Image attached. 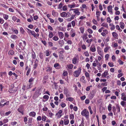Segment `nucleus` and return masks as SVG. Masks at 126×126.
I'll return each mask as SVG.
<instances>
[{"mask_svg":"<svg viewBox=\"0 0 126 126\" xmlns=\"http://www.w3.org/2000/svg\"><path fill=\"white\" fill-rule=\"evenodd\" d=\"M82 116H84L86 119L89 118V113L88 111L86 109H84L81 112Z\"/></svg>","mask_w":126,"mask_h":126,"instance_id":"nucleus-1","label":"nucleus"},{"mask_svg":"<svg viewBox=\"0 0 126 126\" xmlns=\"http://www.w3.org/2000/svg\"><path fill=\"white\" fill-rule=\"evenodd\" d=\"M17 89V87H15L14 84H12L9 89V91L10 93H13L16 92Z\"/></svg>","mask_w":126,"mask_h":126,"instance_id":"nucleus-2","label":"nucleus"},{"mask_svg":"<svg viewBox=\"0 0 126 126\" xmlns=\"http://www.w3.org/2000/svg\"><path fill=\"white\" fill-rule=\"evenodd\" d=\"M81 69L80 67H79L77 70L75 71L74 72V76L76 77H78L80 74L81 72Z\"/></svg>","mask_w":126,"mask_h":126,"instance_id":"nucleus-3","label":"nucleus"},{"mask_svg":"<svg viewBox=\"0 0 126 126\" xmlns=\"http://www.w3.org/2000/svg\"><path fill=\"white\" fill-rule=\"evenodd\" d=\"M64 114V113L62 110H59L58 112L56 113L55 116H57L58 119L60 118Z\"/></svg>","mask_w":126,"mask_h":126,"instance_id":"nucleus-4","label":"nucleus"},{"mask_svg":"<svg viewBox=\"0 0 126 126\" xmlns=\"http://www.w3.org/2000/svg\"><path fill=\"white\" fill-rule=\"evenodd\" d=\"M23 43L21 42L19 43V46L20 47L21 49L23 50L24 49V47L26 45V43L25 41L22 40Z\"/></svg>","mask_w":126,"mask_h":126,"instance_id":"nucleus-5","label":"nucleus"},{"mask_svg":"<svg viewBox=\"0 0 126 126\" xmlns=\"http://www.w3.org/2000/svg\"><path fill=\"white\" fill-rule=\"evenodd\" d=\"M64 94H65L66 97H69L71 95L70 93L69 92L68 89L66 88H64Z\"/></svg>","mask_w":126,"mask_h":126,"instance_id":"nucleus-6","label":"nucleus"},{"mask_svg":"<svg viewBox=\"0 0 126 126\" xmlns=\"http://www.w3.org/2000/svg\"><path fill=\"white\" fill-rule=\"evenodd\" d=\"M71 10H74V13H75L74 15H79L80 14V12L79 11V9L78 8H76L75 9H70L69 10V11Z\"/></svg>","mask_w":126,"mask_h":126,"instance_id":"nucleus-7","label":"nucleus"},{"mask_svg":"<svg viewBox=\"0 0 126 126\" xmlns=\"http://www.w3.org/2000/svg\"><path fill=\"white\" fill-rule=\"evenodd\" d=\"M97 51L98 54L100 55L102 57H103L104 56V55L103 54L102 50L101 48L100 47L98 46L97 47Z\"/></svg>","mask_w":126,"mask_h":126,"instance_id":"nucleus-8","label":"nucleus"},{"mask_svg":"<svg viewBox=\"0 0 126 126\" xmlns=\"http://www.w3.org/2000/svg\"><path fill=\"white\" fill-rule=\"evenodd\" d=\"M96 93V91L95 90H92L90 94L89 98L91 100L93 98Z\"/></svg>","mask_w":126,"mask_h":126,"instance_id":"nucleus-9","label":"nucleus"},{"mask_svg":"<svg viewBox=\"0 0 126 126\" xmlns=\"http://www.w3.org/2000/svg\"><path fill=\"white\" fill-rule=\"evenodd\" d=\"M112 6L111 5H109L107 7L108 11L110 14H113V12L112 11Z\"/></svg>","mask_w":126,"mask_h":126,"instance_id":"nucleus-10","label":"nucleus"},{"mask_svg":"<svg viewBox=\"0 0 126 126\" xmlns=\"http://www.w3.org/2000/svg\"><path fill=\"white\" fill-rule=\"evenodd\" d=\"M54 66L56 69H60L61 68V65L58 63H55Z\"/></svg>","mask_w":126,"mask_h":126,"instance_id":"nucleus-11","label":"nucleus"},{"mask_svg":"<svg viewBox=\"0 0 126 126\" xmlns=\"http://www.w3.org/2000/svg\"><path fill=\"white\" fill-rule=\"evenodd\" d=\"M108 70H106L104 72V73L102 74L101 75L103 78L106 77L108 75Z\"/></svg>","mask_w":126,"mask_h":126,"instance_id":"nucleus-12","label":"nucleus"},{"mask_svg":"<svg viewBox=\"0 0 126 126\" xmlns=\"http://www.w3.org/2000/svg\"><path fill=\"white\" fill-rule=\"evenodd\" d=\"M17 111L21 113L22 115L24 114V110L22 107H20L17 109Z\"/></svg>","mask_w":126,"mask_h":126,"instance_id":"nucleus-13","label":"nucleus"},{"mask_svg":"<svg viewBox=\"0 0 126 126\" xmlns=\"http://www.w3.org/2000/svg\"><path fill=\"white\" fill-rule=\"evenodd\" d=\"M90 50L93 52H95L96 49L95 46L94 45L92 46L90 48Z\"/></svg>","mask_w":126,"mask_h":126,"instance_id":"nucleus-14","label":"nucleus"},{"mask_svg":"<svg viewBox=\"0 0 126 126\" xmlns=\"http://www.w3.org/2000/svg\"><path fill=\"white\" fill-rule=\"evenodd\" d=\"M29 115L31 117H35L36 115V112L34 111H32L30 112Z\"/></svg>","mask_w":126,"mask_h":126,"instance_id":"nucleus-15","label":"nucleus"},{"mask_svg":"<svg viewBox=\"0 0 126 126\" xmlns=\"http://www.w3.org/2000/svg\"><path fill=\"white\" fill-rule=\"evenodd\" d=\"M58 35L60 38L61 39H62L64 37V35L63 33L62 32H59L58 33Z\"/></svg>","mask_w":126,"mask_h":126,"instance_id":"nucleus-16","label":"nucleus"},{"mask_svg":"<svg viewBox=\"0 0 126 126\" xmlns=\"http://www.w3.org/2000/svg\"><path fill=\"white\" fill-rule=\"evenodd\" d=\"M78 58H77L76 57H74L72 60V63L74 64H76L78 60Z\"/></svg>","mask_w":126,"mask_h":126,"instance_id":"nucleus-17","label":"nucleus"},{"mask_svg":"<svg viewBox=\"0 0 126 126\" xmlns=\"http://www.w3.org/2000/svg\"><path fill=\"white\" fill-rule=\"evenodd\" d=\"M61 16L62 17H67V13L65 12H63L61 14Z\"/></svg>","mask_w":126,"mask_h":126,"instance_id":"nucleus-18","label":"nucleus"},{"mask_svg":"<svg viewBox=\"0 0 126 126\" xmlns=\"http://www.w3.org/2000/svg\"><path fill=\"white\" fill-rule=\"evenodd\" d=\"M58 44L60 45V46L62 47L64 44V41L62 40H60L58 41Z\"/></svg>","mask_w":126,"mask_h":126,"instance_id":"nucleus-19","label":"nucleus"},{"mask_svg":"<svg viewBox=\"0 0 126 126\" xmlns=\"http://www.w3.org/2000/svg\"><path fill=\"white\" fill-rule=\"evenodd\" d=\"M112 34L113 37L115 39H116L118 36V34L115 32H112Z\"/></svg>","mask_w":126,"mask_h":126,"instance_id":"nucleus-20","label":"nucleus"},{"mask_svg":"<svg viewBox=\"0 0 126 126\" xmlns=\"http://www.w3.org/2000/svg\"><path fill=\"white\" fill-rule=\"evenodd\" d=\"M85 78L84 76H82L80 79V81L84 83H85L86 81Z\"/></svg>","mask_w":126,"mask_h":126,"instance_id":"nucleus-21","label":"nucleus"},{"mask_svg":"<svg viewBox=\"0 0 126 126\" xmlns=\"http://www.w3.org/2000/svg\"><path fill=\"white\" fill-rule=\"evenodd\" d=\"M110 26H111L110 29L111 31L115 29V26L113 23H111L109 24Z\"/></svg>","mask_w":126,"mask_h":126,"instance_id":"nucleus-22","label":"nucleus"},{"mask_svg":"<svg viewBox=\"0 0 126 126\" xmlns=\"http://www.w3.org/2000/svg\"><path fill=\"white\" fill-rule=\"evenodd\" d=\"M46 71L47 72H50L51 73L52 72V68L48 67L46 68Z\"/></svg>","mask_w":126,"mask_h":126,"instance_id":"nucleus-23","label":"nucleus"},{"mask_svg":"<svg viewBox=\"0 0 126 126\" xmlns=\"http://www.w3.org/2000/svg\"><path fill=\"white\" fill-rule=\"evenodd\" d=\"M32 57V59H35L36 58V56L33 50L31 52Z\"/></svg>","mask_w":126,"mask_h":126,"instance_id":"nucleus-24","label":"nucleus"},{"mask_svg":"<svg viewBox=\"0 0 126 126\" xmlns=\"http://www.w3.org/2000/svg\"><path fill=\"white\" fill-rule=\"evenodd\" d=\"M42 121L45 122L47 119H48V118L45 115H44L43 114L42 116Z\"/></svg>","mask_w":126,"mask_h":126,"instance_id":"nucleus-25","label":"nucleus"},{"mask_svg":"<svg viewBox=\"0 0 126 126\" xmlns=\"http://www.w3.org/2000/svg\"><path fill=\"white\" fill-rule=\"evenodd\" d=\"M101 26L105 27L106 28H108V24L106 22H104L101 25Z\"/></svg>","mask_w":126,"mask_h":126,"instance_id":"nucleus-26","label":"nucleus"},{"mask_svg":"<svg viewBox=\"0 0 126 126\" xmlns=\"http://www.w3.org/2000/svg\"><path fill=\"white\" fill-rule=\"evenodd\" d=\"M76 4L74 3H73L72 4L69 5L68 6L69 8H70V9L72 8H74L75 7Z\"/></svg>","mask_w":126,"mask_h":126,"instance_id":"nucleus-27","label":"nucleus"},{"mask_svg":"<svg viewBox=\"0 0 126 126\" xmlns=\"http://www.w3.org/2000/svg\"><path fill=\"white\" fill-rule=\"evenodd\" d=\"M116 108L117 110V112H119L120 111V108L119 105H116Z\"/></svg>","mask_w":126,"mask_h":126,"instance_id":"nucleus-28","label":"nucleus"},{"mask_svg":"<svg viewBox=\"0 0 126 126\" xmlns=\"http://www.w3.org/2000/svg\"><path fill=\"white\" fill-rule=\"evenodd\" d=\"M66 66L68 69H72L73 67V65L72 64H67Z\"/></svg>","mask_w":126,"mask_h":126,"instance_id":"nucleus-29","label":"nucleus"},{"mask_svg":"<svg viewBox=\"0 0 126 126\" xmlns=\"http://www.w3.org/2000/svg\"><path fill=\"white\" fill-rule=\"evenodd\" d=\"M20 33L22 34H24L25 32L23 28L22 27L20 28Z\"/></svg>","mask_w":126,"mask_h":126,"instance_id":"nucleus-30","label":"nucleus"},{"mask_svg":"<svg viewBox=\"0 0 126 126\" xmlns=\"http://www.w3.org/2000/svg\"><path fill=\"white\" fill-rule=\"evenodd\" d=\"M49 34L48 36L50 38H51L53 37V34L52 32L49 31Z\"/></svg>","mask_w":126,"mask_h":126,"instance_id":"nucleus-31","label":"nucleus"},{"mask_svg":"<svg viewBox=\"0 0 126 126\" xmlns=\"http://www.w3.org/2000/svg\"><path fill=\"white\" fill-rule=\"evenodd\" d=\"M69 122V120L68 119H64V123L65 125H68Z\"/></svg>","mask_w":126,"mask_h":126,"instance_id":"nucleus-32","label":"nucleus"},{"mask_svg":"<svg viewBox=\"0 0 126 126\" xmlns=\"http://www.w3.org/2000/svg\"><path fill=\"white\" fill-rule=\"evenodd\" d=\"M120 27L122 29H124V28L125 24L124 23L122 22H121L120 23Z\"/></svg>","mask_w":126,"mask_h":126,"instance_id":"nucleus-33","label":"nucleus"},{"mask_svg":"<svg viewBox=\"0 0 126 126\" xmlns=\"http://www.w3.org/2000/svg\"><path fill=\"white\" fill-rule=\"evenodd\" d=\"M52 39L53 40L57 41L59 40V38L58 36H55L52 37Z\"/></svg>","mask_w":126,"mask_h":126,"instance_id":"nucleus-34","label":"nucleus"},{"mask_svg":"<svg viewBox=\"0 0 126 126\" xmlns=\"http://www.w3.org/2000/svg\"><path fill=\"white\" fill-rule=\"evenodd\" d=\"M59 50L60 51H59V54H62L63 53H64L65 52V51L63 48H60Z\"/></svg>","mask_w":126,"mask_h":126,"instance_id":"nucleus-35","label":"nucleus"},{"mask_svg":"<svg viewBox=\"0 0 126 126\" xmlns=\"http://www.w3.org/2000/svg\"><path fill=\"white\" fill-rule=\"evenodd\" d=\"M110 48V47L109 46H108L105 48L104 50V52L105 53L107 52L108 50H109Z\"/></svg>","mask_w":126,"mask_h":126,"instance_id":"nucleus-36","label":"nucleus"},{"mask_svg":"<svg viewBox=\"0 0 126 126\" xmlns=\"http://www.w3.org/2000/svg\"><path fill=\"white\" fill-rule=\"evenodd\" d=\"M49 97L48 95H44L43 97V101H43V99H46V101L48 99Z\"/></svg>","mask_w":126,"mask_h":126,"instance_id":"nucleus-37","label":"nucleus"},{"mask_svg":"<svg viewBox=\"0 0 126 126\" xmlns=\"http://www.w3.org/2000/svg\"><path fill=\"white\" fill-rule=\"evenodd\" d=\"M3 17L6 20H7L9 17V16L6 14H3Z\"/></svg>","mask_w":126,"mask_h":126,"instance_id":"nucleus-38","label":"nucleus"},{"mask_svg":"<svg viewBox=\"0 0 126 126\" xmlns=\"http://www.w3.org/2000/svg\"><path fill=\"white\" fill-rule=\"evenodd\" d=\"M8 121L9 120L8 119H7V118H5L3 120L2 122L3 124H5L8 122Z\"/></svg>","mask_w":126,"mask_h":126,"instance_id":"nucleus-39","label":"nucleus"},{"mask_svg":"<svg viewBox=\"0 0 126 126\" xmlns=\"http://www.w3.org/2000/svg\"><path fill=\"white\" fill-rule=\"evenodd\" d=\"M48 115L51 118H52L53 117V116L54 115V114L52 113L50 111L48 113Z\"/></svg>","mask_w":126,"mask_h":126,"instance_id":"nucleus-40","label":"nucleus"},{"mask_svg":"<svg viewBox=\"0 0 126 126\" xmlns=\"http://www.w3.org/2000/svg\"><path fill=\"white\" fill-rule=\"evenodd\" d=\"M93 39H89L88 38L86 40V42L88 43L91 44L92 42L93 41Z\"/></svg>","mask_w":126,"mask_h":126,"instance_id":"nucleus-41","label":"nucleus"},{"mask_svg":"<svg viewBox=\"0 0 126 126\" xmlns=\"http://www.w3.org/2000/svg\"><path fill=\"white\" fill-rule=\"evenodd\" d=\"M0 75L1 77V78H2L3 76L4 75L5 76L6 75V72H1L0 73Z\"/></svg>","mask_w":126,"mask_h":126,"instance_id":"nucleus-42","label":"nucleus"},{"mask_svg":"<svg viewBox=\"0 0 126 126\" xmlns=\"http://www.w3.org/2000/svg\"><path fill=\"white\" fill-rule=\"evenodd\" d=\"M14 54V51L12 50H10L8 53V54L9 55H12Z\"/></svg>","mask_w":126,"mask_h":126,"instance_id":"nucleus-43","label":"nucleus"},{"mask_svg":"<svg viewBox=\"0 0 126 126\" xmlns=\"http://www.w3.org/2000/svg\"><path fill=\"white\" fill-rule=\"evenodd\" d=\"M118 62L119 63V64L120 65H123L124 64V62L122 61L121 60L119 59L118 60Z\"/></svg>","mask_w":126,"mask_h":126,"instance_id":"nucleus-44","label":"nucleus"},{"mask_svg":"<svg viewBox=\"0 0 126 126\" xmlns=\"http://www.w3.org/2000/svg\"><path fill=\"white\" fill-rule=\"evenodd\" d=\"M12 31L16 34H17L18 33V31L17 30H15L13 28L11 29Z\"/></svg>","mask_w":126,"mask_h":126,"instance_id":"nucleus-45","label":"nucleus"},{"mask_svg":"<svg viewBox=\"0 0 126 126\" xmlns=\"http://www.w3.org/2000/svg\"><path fill=\"white\" fill-rule=\"evenodd\" d=\"M74 99V98H73L72 97H67L66 99V100H68L69 101H70V102L72 101Z\"/></svg>","mask_w":126,"mask_h":126,"instance_id":"nucleus-46","label":"nucleus"},{"mask_svg":"<svg viewBox=\"0 0 126 126\" xmlns=\"http://www.w3.org/2000/svg\"><path fill=\"white\" fill-rule=\"evenodd\" d=\"M67 7L66 5H65L63 7V11H66L67 9Z\"/></svg>","mask_w":126,"mask_h":126,"instance_id":"nucleus-47","label":"nucleus"},{"mask_svg":"<svg viewBox=\"0 0 126 126\" xmlns=\"http://www.w3.org/2000/svg\"><path fill=\"white\" fill-rule=\"evenodd\" d=\"M17 38V36L15 35H12L11 36V38L12 39H16Z\"/></svg>","mask_w":126,"mask_h":126,"instance_id":"nucleus-48","label":"nucleus"},{"mask_svg":"<svg viewBox=\"0 0 126 126\" xmlns=\"http://www.w3.org/2000/svg\"><path fill=\"white\" fill-rule=\"evenodd\" d=\"M71 24H72V27L74 28L75 26L76 23L74 20L72 21L71 22Z\"/></svg>","mask_w":126,"mask_h":126,"instance_id":"nucleus-49","label":"nucleus"},{"mask_svg":"<svg viewBox=\"0 0 126 126\" xmlns=\"http://www.w3.org/2000/svg\"><path fill=\"white\" fill-rule=\"evenodd\" d=\"M69 118L70 119H73L74 118V115L73 114H71L69 115Z\"/></svg>","mask_w":126,"mask_h":126,"instance_id":"nucleus-50","label":"nucleus"},{"mask_svg":"<svg viewBox=\"0 0 126 126\" xmlns=\"http://www.w3.org/2000/svg\"><path fill=\"white\" fill-rule=\"evenodd\" d=\"M47 26L48 29L49 30L51 31H53V29L52 27L51 26L49 25H48Z\"/></svg>","mask_w":126,"mask_h":126,"instance_id":"nucleus-51","label":"nucleus"},{"mask_svg":"<svg viewBox=\"0 0 126 126\" xmlns=\"http://www.w3.org/2000/svg\"><path fill=\"white\" fill-rule=\"evenodd\" d=\"M80 30L81 32L83 33L84 32V28L83 27H81L80 28Z\"/></svg>","mask_w":126,"mask_h":126,"instance_id":"nucleus-52","label":"nucleus"},{"mask_svg":"<svg viewBox=\"0 0 126 126\" xmlns=\"http://www.w3.org/2000/svg\"><path fill=\"white\" fill-rule=\"evenodd\" d=\"M33 120V118L32 117H31L29 118L28 119V123H31L32 122Z\"/></svg>","mask_w":126,"mask_h":126,"instance_id":"nucleus-53","label":"nucleus"},{"mask_svg":"<svg viewBox=\"0 0 126 126\" xmlns=\"http://www.w3.org/2000/svg\"><path fill=\"white\" fill-rule=\"evenodd\" d=\"M57 13V12H55L54 10H52V14L54 17L56 16V14Z\"/></svg>","mask_w":126,"mask_h":126,"instance_id":"nucleus-54","label":"nucleus"},{"mask_svg":"<svg viewBox=\"0 0 126 126\" xmlns=\"http://www.w3.org/2000/svg\"><path fill=\"white\" fill-rule=\"evenodd\" d=\"M32 83H30L27 86L26 89H28L31 88V87L32 85Z\"/></svg>","mask_w":126,"mask_h":126,"instance_id":"nucleus-55","label":"nucleus"},{"mask_svg":"<svg viewBox=\"0 0 126 126\" xmlns=\"http://www.w3.org/2000/svg\"><path fill=\"white\" fill-rule=\"evenodd\" d=\"M112 105L111 104H109L108 106V110L110 111L111 110Z\"/></svg>","mask_w":126,"mask_h":126,"instance_id":"nucleus-56","label":"nucleus"},{"mask_svg":"<svg viewBox=\"0 0 126 126\" xmlns=\"http://www.w3.org/2000/svg\"><path fill=\"white\" fill-rule=\"evenodd\" d=\"M87 31L90 34H92L93 33V31L91 29H87Z\"/></svg>","mask_w":126,"mask_h":126,"instance_id":"nucleus-57","label":"nucleus"},{"mask_svg":"<svg viewBox=\"0 0 126 126\" xmlns=\"http://www.w3.org/2000/svg\"><path fill=\"white\" fill-rule=\"evenodd\" d=\"M28 121V118L26 117H24V121L26 124H27V122Z\"/></svg>","mask_w":126,"mask_h":126,"instance_id":"nucleus-58","label":"nucleus"},{"mask_svg":"<svg viewBox=\"0 0 126 126\" xmlns=\"http://www.w3.org/2000/svg\"><path fill=\"white\" fill-rule=\"evenodd\" d=\"M45 53L46 54V56H49L50 54V53H49V50H46Z\"/></svg>","mask_w":126,"mask_h":126,"instance_id":"nucleus-59","label":"nucleus"},{"mask_svg":"<svg viewBox=\"0 0 126 126\" xmlns=\"http://www.w3.org/2000/svg\"><path fill=\"white\" fill-rule=\"evenodd\" d=\"M110 55L108 54H106L105 56V58L106 60L107 61L108 60V59L109 58Z\"/></svg>","mask_w":126,"mask_h":126,"instance_id":"nucleus-60","label":"nucleus"},{"mask_svg":"<svg viewBox=\"0 0 126 126\" xmlns=\"http://www.w3.org/2000/svg\"><path fill=\"white\" fill-rule=\"evenodd\" d=\"M38 65V63H35L33 65V68L34 69H36Z\"/></svg>","mask_w":126,"mask_h":126,"instance_id":"nucleus-61","label":"nucleus"},{"mask_svg":"<svg viewBox=\"0 0 126 126\" xmlns=\"http://www.w3.org/2000/svg\"><path fill=\"white\" fill-rule=\"evenodd\" d=\"M42 120V117L40 116H38L37 117V121H40Z\"/></svg>","mask_w":126,"mask_h":126,"instance_id":"nucleus-62","label":"nucleus"},{"mask_svg":"<svg viewBox=\"0 0 126 126\" xmlns=\"http://www.w3.org/2000/svg\"><path fill=\"white\" fill-rule=\"evenodd\" d=\"M108 64L110 67H112L114 66L113 63L112 62H109L108 63Z\"/></svg>","mask_w":126,"mask_h":126,"instance_id":"nucleus-63","label":"nucleus"},{"mask_svg":"<svg viewBox=\"0 0 126 126\" xmlns=\"http://www.w3.org/2000/svg\"><path fill=\"white\" fill-rule=\"evenodd\" d=\"M60 125L59 126H63V120H61L60 122Z\"/></svg>","mask_w":126,"mask_h":126,"instance_id":"nucleus-64","label":"nucleus"}]
</instances>
